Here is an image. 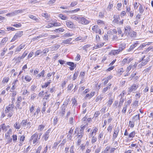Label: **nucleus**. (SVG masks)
Here are the masks:
<instances>
[{
    "label": "nucleus",
    "mask_w": 153,
    "mask_h": 153,
    "mask_svg": "<svg viewBox=\"0 0 153 153\" xmlns=\"http://www.w3.org/2000/svg\"><path fill=\"white\" fill-rule=\"evenodd\" d=\"M71 18L72 19L78 21L79 22L80 17H79L76 16L74 15L71 16Z\"/></svg>",
    "instance_id": "nucleus-31"
},
{
    "label": "nucleus",
    "mask_w": 153,
    "mask_h": 153,
    "mask_svg": "<svg viewBox=\"0 0 153 153\" xmlns=\"http://www.w3.org/2000/svg\"><path fill=\"white\" fill-rule=\"evenodd\" d=\"M79 22L82 25L88 24L90 21L83 17H80Z\"/></svg>",
    "instance_id": "nucleus-5"
},
{
    "label": "nucleus",
    "mask_w": 153,
    "mask_h": 153,
    "mask_svg": "<svg viewBox=\"0 0 153 153\" xmlns=\"http://www.w3.org/2000/svg\"><path fill=\"white\" fill-rule=\"evenodd\" d=\"M111 85L110 84L108 86L105 87L103 89L102 92L104 93H105L106 91H107L108 89H110Z\"/></svg>",
    "instance_id": "nucleus-42"
},
{
    "label": "nucleus",
    "mask_w": 153,
    "mask_h": 153,
    "mask_svg": "<svg viewBox=\"0 0 153 153\" xmlns=\"http://www.w3.org/2000/svg\"><path fill=\"white\" fill-rule=\"evenodd\" d=\"M129 126L131 128H133L134 126V122L130 121L129 122Z\"/></svg>",
    "instance_id": "nucleus-57"
},
{
    "label": "nucleus",
    "mask_w": 153,
    "mask_h": 153,
    "mask_svg": "<svg viewBox=\"0 0 153 153\" xmlns=\"http://www.w3.org/2000/svg\"><path fill=\"white\" fill-rule=\"evenodd\" d=\"M99 29V28L97 25L94 26L92 28L93 31L96 33H98V30Z\"/></svg>",
    "instance_id": "nucleus-24"
},
{
    "label": "nucleus",
    "mask_w": 153,
    "mask_h": 153,
    "mask_svg": "<svg viewBox=\"0 0 153 153\" xmlns=\"http://www.w3.org/2000/svg\"><path fill=\"white\" fill-rule=\"evenodd\" d=\"M74 35V34L72 33H67L65 34H64L63 36V37H69L71 36H72Z\"/></svg>",
    "instance_id": "nucleus-36"
},
{
    "label": "nucleus",
    "mask_w": 153,
    "mask_h": 153,
    "mask_svg": "<svg viewBox=\"0 0 153 153\" xmlns=\"http://www.w3.org/2000/svg\"><path fill=\"white\" fill-rule=\"evenodd\" d=\"M136 33L134 31L131 32H131L130 33V34L129 35H128L127 36H130L131 37H134L136 35Z\"/></svg>",
    "instance_id": "nucleus-47"
},
{
    "label": "nucleus",
    "mask_w": 153,
    "mask_h": 153,
    "mask_svg": "<svg viewBox=\"0 0 153 153\" xmlns=\"http://www.w3.org/2000/svg\"><path fill=\"white\" fill-rule=\"evenodd\" d=\"M112 77L111 76H109L107 77H105L102 80H105L104 82H103V85L105 86L108 83L109 80L111 79Z\"/></svg>",
    "instance_id": "nucleus-9"
},
{
    "label": "nucleus",
    "mask_w": 153,
    "mask_h": 153,
    "mask_svg": "<svg viewBox=\"0 0 153 153\" xmlns=\"http://www.w3.org/2000/svg\"><path fill=\"white\" fill-rule=\"evenodd\" d=\"M125 46L126 45L124 44L121 45H120L118 49L111 51V53L114 55L118 54L125 48Z\"/></svg>",
    "instance_id": "nucleus-1"
},
{
    "label": "nucleus",
    "mask_w": 153,
    "mask_h": 153,
    "mask_svg": "<svg viewBox=\"0 0 153 153\" xmlns=\"http://www.w3.org/2000/svg\"><path fill=\"white\" fill-rule=\"evenodd\" d=\"M132 59L128 57L127 58H125L122 62V64L123 65L125 64L126 63H128L131 61Z\"/></svg>",
    "instance_id": "nucleus-12"
},
{
    "label": "nucleus",
    "mask_w": 153,
    "mask_h": 153,
    "mask_svg": "<svg viewBox=\"0 0 153 153\" xmlns=\"http://www.w3.org/2000/svg\"><path fill=\"white\" fill-rule=\"evenodd\" d=\"M98 129L96 127L93 129L91 131V132L89 134V137L93 136L94 134H95L97 131Z\"/></svg>",
    "instance_id": "nucleus-20"
},
{
    "label": "nucleus",
    "mask_w": 153,
    "mask_h": 153,
    "mask_svg": "<svg viewBox=\"0 0 153 153\" xmlns=\"http://www.w3.org/2000/svg\"><path fill=\"white\" fill-rule=\"evenodd\" d=\"M2 129L5 131H6L8 129H10V126H6L3 124L2 126Z\"/></svg>",
    "instance_id": "nucleus-32"
},
{
    "label": "nucleus",
    "mask_w": 153,
    "mask_h": 153,
    "mask_svg": "<svg viewBox=\"0 0 153 153\" xmlns=\"http://www.w3.org/2000/svg\"><path fill=\"white\" fill-rule=\"evenodd\" d=\"M29 17L33 20L36 21H38V19L35 16H34L32 15H30L29 16Z\"/></svg>",
    "instance_id": "nucleus-49"
},
{
    "label": "nucleus",
    "mask_w": 153,
    "mask_h": 153,
    "mask_svg": "<svg viewBox=\"0 0 153 153\" xmlns=\"http://www.w3.org/2000/svg\"><path fill=\"white\" fill-rule=\"evenodd\" d=\"M113 102V99L112 98H109L108 101L107 102V105L109 106H110Z\"/></svg>",
    "instance_id": "nucleus-44"
},
{
    "label": "nucleus",
    "mask_w": 153,
    "mask_h": 153,
    "mask_svg": "<svg viewBox=\"0 0 153 153\" xmlns=\"http://www.w3.org/2000/svg\"><path fill=\"white\" fill-rule=\"evenodd\" d=\"M112 129V125L110 124L107 128V130L108 131L111 132Z\"/></svg>",
    "instance_id": "nucleus-55"
},
{
    "label": "nucleus",
    "mask_w": 153,
    "mask_h": 153,
    "mask_svg": "<svg viewBox=\"0 0 153 153\" xmlns=\"http://www.w3.org/2000/svg\"><path fill=\"white\" fill-rule=\"evenodd\" d=\"M135 134V132L134 131L131 132L128 135V137L129 138H133L134 137Z\"/></svg>",
    "instance_id": "nucleus-37"
},
{
    "label": "nucleus",
    "mask_w": 153,
    "mask_h": 153,
    "mask_svg": "<svg viewBox=\"0 0 153 153\" xmlns=\"http://www.w3.org/2000/svg\"><path fill=\"white\" fill-rule=\"evenodd\" d=\"M131 31V27L130 26H127L125 27L124 33H126L127 36L130 34Z\"/></svg>",
    "instance_id": "nucleus-11"
},
{
    "label": "nucleus",
    "mask_w": 153,
    "mask_h": 153,
    "mask_svg": "<svg viewBox=\"0 0 153 153\" xmlns=\"http://www.w3.org/2000/svg\"><path fill=\"white\" fill-rule=\"evenodd\" d=\"M90 45H86L84 46H83L82 47V49L83 50H85V51L87 50V49L89 48L90 47Z\"/></svg>",
    "instance_id": "nucleus-50"
},
{
    "label": "nucleus",
    "mask_w": 153,
    "mask_h": 153,
    "mask_svg": "<svg viewBox=\"0 0 153 153\" xmlns=\"http://www.w3.org/2000/svg\"><path fill=\"white\" fill-rule=\"evenodd\" d=\"M72 104L73 106H76L77 101L75 98H73L72 99Z\"/></svg>",
    "instance_id": "nucleus-41"
},
{
    "label": "nucleus",
    "mask_w": 153,
    "mask_h": 153,
    "mask_svg": "<svg viewBox=\"0 0 153 153\" xmlns=\"http://www.w3.org/2000/svg\"><path fill=\"white\" fill-rule=\"evenodd\" d=\"M25 79L26 81L29 82L31 80V78L30 76L26 75L25 78Z\"/></svg>",
    "instance_id": "nucleus-38"
},
{
    "label": "nucleus",
    "mask_w": 153,
    "mask_h": 153,
    "mask_svg": "<svg viewBox=\"0 0 153 153\" xmlns=\"http://www.w3.org/2000/svg\"><path fill=\"white\" fill-rule=\"evenodd\" d=\"M42 52V51L40 49L37 50L36 52L35 53V56H36L39 55Z\"/></svg>",
    "instance_id": "nucleus-51"
},
{
    "label": "nucleus",
    "mask_w": 153,
    "mask_h": 153,
    "mask_svg": "<svg viewBox=\"0 0 153 153\" xmlns=\"http://www.w3.org/2000/svg\"><path fill=\"white\" fill-rule=\"evenodd\" d=\"M139 9L140 13H143L144 10L143 6L141 4L139 6Z\"/></svg>",
    "instance_id": "nucleus-43"
},
{
    "label": "nucleus",
    "mask_w": 153,
    "mask_h": 153,
    "mask_svg": "<svg viewBox=\"0 0 153 153\" xmlns=\"http://www.w3.org/2000/svg\"><path fill=\"white\" fill-rule=\"evenodd\" d=\"M74 122V119L73 117H70L69 120V122L70 124L73 125Z\"/></svg>",
    "instance_id": "nucleus-64"
},
{
    "label": "nucleus",
    "mask_w": 153,
    "mask_h": 153,
    "mask_svg": "<svg viewBox=\"0 0 153 153\" xmlns=\"http://www.w3.org/2000/svg\"><path fill=\"white\" fill-rule=\"evenodd\" d=\"M140 114H139L138 115H137L133 117L132 118V120L134 121H135L137 120H140Z\"/></svg>",
    "instance_id": "nucleus-30"
},
{
    "label": "nucleus",
    "mask_w": 153,
    "mask_h": 153,
    "mask_svg": "<svg viewBox=\"0 0 153 153\" xmlns=\"http://www.w3.org/2000/svg\"><path fill=\"white\" fill-rule=\"evenodd\" d=\"M23 31H18L16 33L12 39L11 40V42H13L17 40L19 38L21 37L23 35Z\"/></svg>",
    "instance_id": "nucleus-4"
},
{
    "label": "nucleus",
    "mask_w": 153,
    "mask_h": 153,
    "mask_svg": "<svg viewBox=\"0 0 153 153\" xmlns=\"http://www.w3.org/2000/svg\"><path fill=\"white\" fill-rule=\"evenodd\" d=\"M9 79V78L8 77H6L4 78L3 79L2 82L3 83H4L5 82H7Z\"/></svg>",
    "instance_id": "nucleus-53"
},
{
    "label": "nucleus",
    "mask_w": 153,
    "mask_h": 153,
    "mask_svg": "<svg viewBox=\"0 0 153 153\" xmlns=\"http://www.w3.org/2000/svg\"><path fill=\"white\" fill-rule=\"evenodd\" d=\"M25 138V137L23 135H22L20 139V143L19 144V146H21L22 145V144L21 143H22L24 140Z\"/></svg>",
    "instance_id": "nucleus-39"
},
{
    "label": "nucleus",
    "mask_w": 153,
    "mask_h": 153,
    "mask_svg": "<svg viewBox=\"0 0 153 153\" xmlns=\"http://www.w3.org/2000/svg\"><path fill=\"white\" fill-rule=\"evenodd\" d=\"M62 109L61 111V113L62 115H63L65 113L66 107H62Z\"/></svg>",
    "instance_id": "nucleus-52"
},
{
    "label": "nucleus",
    "mask_w": 153,
    "mask_h": 153,
    "mask_svg": "<svg viewBox=\"0 0 153 153\" xmlns=\"http://www.w3.org/2000/svg\"><path fill=\"white\" fill-rule=\"evenodd\" d=\"M69 99L67 100L64 102L63 105H62V107H66L65 106H67L69 102Z\"/></svg>",
    "instance_id": "nucleus-56"
},
{
    "label": "nucleus",
    "mask_w": 153,
    "mask_h": 153,
    "mask_svg": "<svg viewBox=\"0 0 153 153\" xmlns=\"http://www.w3.org/2000/svg\"><path fill=\"white\" fill-rule=\"evenodd\" d=\"M72 39L71 38H70L68 39H66L65 40H63L61 43V44H71V41Z\"/></svg>",
    "instance_id": "nucleus-16"
},
{
    "label": "nucleus",
    "mask_w": 153,
    "mask_h": 153,
    "mask_svg": "<svg viewBox=\"0 0 153 153\" xmlns=\"http://www.w3.org/2000/svg\"><path fill=\"white\" fill-rule=\"evenodd\" d=\"M19 84V82L18 80L16 79L13 80V82L12 83V85H13L16 87H17Z\"/></svg>",
    "instance_id": "nucleus-26"
},
{
    "label": "nucleus",
    "mask_w": 153,
    "mask_h": 153,
    "mask_svg": "<svg viewBox=\"0 0 153 153\" xmlns=\"http://www.w3.org/2000/svg\"><path fill=\"white\" fill-rule=\"evenodd\" d=\"M8 40V38L7 37H6L3 39L1 40V42L3 44H4V43H6Z\"/></svg>",
    "instance_id": "nucleus-45"
},
{
    "label": "nucleus",
    "mask_w": 153,
    "mask_h": 153,
    "mask_svg": "<svg viewBox=\"0 0 153 153\" xmlns=\"http://www.w3.org/2000/svg\"><path fill=\"white\" fill-rule=\"evenodd\" d=\"M50 147H49L48 148V147L47 146L44 149V151L43 153H46L47 152V150H50Z\"/></svg>",
    "instance_id": "nucleus-62"
},
{
    "label": "nucleus",
    "mask_w": 153,
    "mask_h": 153,
    "mask_svg": "<svg viewBox=\"0 0 153 153\" xmlns=\"http://www.w3.org/2000/svg\"><path fill=\"white\" fill-rule=\"evenodd\" d=\"M27 53H26L25 52L21 56H19L17 58H15V60H18L20 62V60L25 58L27 55Z\"/></svg>",
    "instance_id": "nucleus-18"
},
{
    "label": "nucleus",
    "mask_w": 153,
    "mask_h": 153,
    "mask_svg": "<svg viewBox=\"0 0 153 153\" xmlns=\"http://www.w3.org/2000/svg\"><path fill=\"white\" fill-rule=\"evenodd\" d=\"M119 131V129L118 128L114 129L113 137V139L114 140L117 137Z\"/></svg>",
    "instance_id": "nucleus-14"
},
{
    "label": "nucleus",
    "mask_w": 153,
    "mask_h": 153,
    "mask_svg": "<svg viewBox=\"0 0 153 153\" xmlns=\"http://www.w3.org/2000/svg\"><path fill=\"white\" fill-rule=\"evenodd\" d=\"M92 138L91 140V143H95L97 140V138L96 137H95L94 136H92Z\"/></svg>",
    "instance_id": "nucleus-61"
},
{
    "label": "nucleus",
    "mask_w": 153,
    "mask_h": 153,
    "mask_svg": "<svg viewBox=\"0 0 153 153\" xmlns=\"http://www.w3.org/2000/svg\"><path fill=\"white\" fill-rule=\"evenodd\" d=\"M40 112V110L39 108L36 109V111L34 113L33 115L34 116L36 115V117H39V114Z\"/></svg>",
    "instance_id": "nucleus-33"
},
{
    "label": "nucleus",
    "mask_w": 153,
    "mask_h": 153,
    "mask_svg": "<svg viewBox=\"0 0 153 153\" xmlns=\"http://www.w3.org/2000/svg\"><path fill=\"white\" fill-rule=\"evenodd\" d=\"M12 130L11 129H9L8 131L5 134V137L7 138H9L10 137V134H11Z\"/></svg>",
    "instance_id": "nucleus-29"
},
{
    "label": "nucleus",
    "mask_w": 153,
    "mask_h": 153,
    "mask_svg": "<svg viewBox=\"0 0 153 153\" xmlns=\"http://www.w3.org/2000/svg\"><path fill=\"white\" fill-rule=\"evenodd\" d=\"M113 6V5L112 4H111L110 3H109L108 6L107 8V10L108 11H110L112 8Z\"/></svg>",
    "instance_id": "nucleus-60"
},
{
    "label": "nucleus",
    "mask_w": 153,
    "mask_h": 153,
    "mask_svg": "<svg viewBox=\"0 0 153 153\" xmlns=\"http://www.w3.org/2000/svg\"><path fill=\"white\" fill-rule=\"evenodd\" d=\"M42 15L43 16L45 17L47 19H49V16L47 13H43Z\"/></svg>",
    "instance_id": "nucleus-63"
},
{
    "label": "nucleus",
    "mask_w": 153,
    "mask_h": 153,
    "mask_svg": "<svg viewBox=\"0 0 153 153\" xmlns=\"http://www.w3.org/2000/svg\"><path fill=\"white\" fill-rule=\"evenodd\" d=\"M58 16L62 19L63 20H65L68 19V18L66 16L62 14H59L58 15Z\"/></svg>",
    "instance_id": "nucleus-27"
},
{
    "label": "nucleus",
    "mask_w": 153,
    "mask_h": 153,
    "mask_svg": "<svg viewBox=\"0 0 153 153\" xmlns=\"http://www.w3.org/2000/svg\"><path fill=\"white\" fill-rule=\"evenodd\" d=\"M51 132V129H48L45 132V134H44V138L45 140H47L48 137H49V134Z\"/></svg>",
    "instance_id": "nucleus-15"
},
{
    "label": "nucleus",
    "mask_w": 153,
    "mask_h": 153,
    "mask_svg": "<svg viewBox=\"0 0 153 153\" xmlns=\"http://www.w3.org/2000/svg\"><path fill=\"white\" fill-rule=\"evenodd\" d=\"M23 10H16L15 11L13 12H12L11 13H10L9 14H7V15H9L10 16H13L16 14H17V13H21L22 12Z\"/></svg>",
    "instance_id": "nucleus-10"
},
{
    "label": "nucleus",
    "mask_w": 153,
    "mask_h": 153,
    "mask_svg": "<svg viewBox=\"0 0 153 153\" xmlns=\"http://www.w3.org/2000/svg\"><path fill=\"white\" fill-rule=\"evenodd\" d=\"M66 22V25L68 27L71 28L73 27L74 24L72 22L70 21H67Z\"/></svg>",
    "instance_id": "nucleus-19"
},
{
    "label": "nucleus",
    "mask_w": 153,
    "mask_h": 153,
    "mask_svg": "<svg viewBox=\"0 0 153 153\" xmlns=\"http://www.w3.org/2000/svg\"><path fill=\"white\" fill-rule=\"evenodd\" d=\"M145 57L144 56V57L142 58V60L140 62H139L140 63L142 61L141 63H140L138 65V67L139 68H141L142 66H144L146 64L147 62H148L149 60V58L147 57V58H145Z\"/></svg>",
    "instance_id": "nucleus-2"
},
{
    "label": "nucleus",
    "mask_w": 153,
    "mask_h": 153,
    "mask_svg": "<svg viewBox=\"0 0 153 153\" xmlns=\"http://www.w3.org/2000/svg\"><path fill=\"white\" fill-rule=\"evenodd\" d=\"M139 44V42L137 41L135 43L130 47L128 49L129 51H130L132 50L134 48L136 47L137 46V44Z\"/></svg>",
    "instance_id": "nucleus-21"
},
{
    "label": "nucleus",
    "mask_w": 153,
    "mask_h": 153,
    "mask_svg": "<svg viewBox=\"0 0 153 153\" xmlns=\"http://www.w3.org/2000/svg\"><path fill=\"white\" fill-rule=\"evenodd\" d=\"M45 127V126L43 125H40L38 128V130L40 131H41L43 130Z\"/></svg>",
    "instance_id": "nucleus-48"
},
{
    "label": "nucleus",
    "mask_w": 153,
    "mask_h": 153,
    "mask_svg": "<svg viewBox=\"0 0 153 153\" xmlns=\"http://www.w3.org/2000/svg\"><path fill=\"white\" fill-rule=\"evenodd\" d=\"M27 123V120H23L21 123V125L22 127H25Z\"/></svg>",
    "instance_id": "nucleus-34"
},
{
    "label": "nucleus",
    "mask_w": 153,
    "mask_h": 153,
    "mask_svg": "<svg viewBox=\"0 0 153 153\" xmlns=\"http://www.w3.org/2000/svg\"><path fill=\"white\" fill-rule=\"evenodd\" d=\"M78 75V72H75L74 75V77L73 78V80H75L76 78Z\"/></svg>",
    "instance_id": "nucleus-58"
},
{
    "label": "nucleus",
    "mask_w": 153,
    "mask_h": 153,
    "mask_svg": "<svg viewBox=\"0 0 153 153\" xmlns=\"http://www.w3.org/2000/svg\"><path fill=\"white\" fill-rule=\"evenodd\" d=\"M64 30H65L63 28H60L55 30L54 31L55 32L57 33L60 32H63Z\"/></svg>",
    "instance_id": "nucleus-40"
},
{
    "label": "nucleus",
    "mask_w": 153,
    "mask_h": 153,
    "mask_svg": "<svg viewBox=\"0 0 153 153\" xmlns=\"http://www.w3.org/2000/svg\"><path fill=\"white\" fill-rule=\"evenodd\" d=\"M138 87V86L137 85L135 84L132 85L130 87L128 88V94H130L133 91H135Z\"/></svg>",
    "instance_id": "nucleus-6"
},
{
    "label": "nucleus",
    "mask_w": 153,
    "mask_h": 153,
    "mask_svg": "<svg viewBox=\"0 0 153 153\" xmlns=\"http://www.w3.org/2000/svg\"><path fill=\"white\" fill-rule=\"evenodd\" d=\"M45 73V71L44 70H42L40 73L38 74L36 76V78L37 79H39L40 78L41 76L44 77Z\"/></svg>",
    "instance_id": "nucleus-17"
},
{
    "label": "nucleus",
    "mask_w": 153,
    "mask_h": 153,
    "mask_svg": "<svg viewBox=\"0 0 153 153\" xmlns=\"http://www.w3.org/2000/svg\"><path fill=\"white\" fill-rule=\"evenodd\" d=\"M60 46V45H53V48L54 50L56 51L59 48Z\"/></svg>",
    "instance_id": "nucleus-54"
},
{
    "label": "nucleus",
    "mask_w": 153,
    "mask_h": 153,
    "mask_svg": "<svg viewBox=\"0 0 153 153\" xmlns=\"http://www.w3.org/2000/svg\"><path fill=\"white\" fill-rule=\"evenodd\" d=\"M65 64L70 66V69L71 71H73L76 66V64H74L73 62H67Z\"/></svg>",
    "instance_id": "nucleus-8"
},
{
    "label": "nucleus",
    "mask_w": 153,
    "mask_h": 153,
    "mask_svg": "<svg viewBox=\"0 0 153 153\" xmlns=\"http://www.w3.org/2000/svg\"><path fill=\"white\" fill-rule=\"evenodd\" d=\"M132 69V70H133V66L132 65H130L127 68L126 71L127 72H129L130 70Z\"/></svg>",
    "instance_id": "nucleus-59"
},
{
    "label": "nucleus",
    "mask_w": 153,
    "mask_h": 153,
    "mask_svg": "<svg viewBox=\"0 0 153 153\" xmlns=\"http://www.w3.org/2000/svg\"><path fill=\"white\" fill-rule=\"evenodd\" d=\"M14 127L16 129H19L21 127V125L19 123L16 122L14 125Z\"/></svg>",
    "instance_id": "nucleus-23"
},
{
    "label": "nucleus",
    "mask_w": 153,
    "mask_h": 153,
    "mask_svg": "<svg viewBox=\"0 0 153 153\" xmlns=\"http://www.w3.org/2000/svg\"><path fill=\"white\" fill-rule=\"evenodd\" d=\"M124 101V99L123 98H121L120 100V101L118 107L120 108L121 106L123 105Z\"/></svg>",
    "instance_id": "nucleus-46"
},
{
    "label": "nucleus",
    "mask_w": 153,
    "mask_h": 153,
    "mask_svg": "<svg viewBox=\"0 0 153 153\" xmlns=\"http://www.w3.org/2000/svg\"><path fill=\"white\" fill-rule=\"evenodd\" d=\"M149 43H143L138 48H137V50H142L143 48H144L145 47L146 45H149Z\"/></svg>",
    "instance_id": "nucleus-25"
},
{
    "label": "nucleus",
    "mask_w": 153,
    "mask_h": 153,
    "mask_svg": "<svg viewBox=\"0 0 153 153\" xmlns=\"http://www.w3.org/2000/svg\"><path fill=\"white\" fill-rule=\"evenodd\" d=\"M85 74V73L84 72H81L80 73L79 75V78L82 80V81L83 80L84 78V76Z\"/></svg>",
    "instance_id": "nucleus-28"
},
{
    "label": "nucleus",
    "mask_w": 153,
    "mask_h": 153,
    "mask_svg": "<svg viewBox=\"0 0 153 153\" xmlns=\"http://www.w3.org/2000/svg\"><path fill=\"white\" fill-rule=\"evenodd\" d=\"M51 82L52 80L51 79H49L47 82H46L44 85H42V88H46Z\"/></svg>",
    "instance_id": "nucleus-22"
},
{
    "label": "nucleus",
    "mask_w": 153,
    "mask_h": 153,
    "mask_svg": "<svg viewBox=\"0 0 153 153\" xmlns=\"http://www.w3.org/2000/svg\"><path fill=\"white\" fill-rule=\"evenodd\" d=\"M41 134H40L39 136H38V134L36 133L31 136V139L33 140V144H35L39 140L40 138Z\"/></svg>",
    "instance_id": "nucleus-3"
},
{
    "label": "nucleus",
    "mask_w": 153,
    "mask_h": 153,
    "mask_svg": "<svg viewBox=\"0 0 153 153\" xmlns=\"http://www.w3.org/2000/svg\"><path fill=\"white\" fill-rule=\"evenodd\" d=\"M14 106V105L13 104L9 105L8 107H6L5 110V112L7 113L13 111Z\"/></svg>",
    "instance_id": "nucleus-7"
},
{
    "label": "nucleus",
    "mask_w": 153,
    "mask_h": 153,
    "mask_svg": "<svg viewBox=\"0 0 153 153\" xmlns=\"http://www.w3.org/2000/svg\"><path fill=\"white\" fill-rule=\"evenodd\" d=\"M104 45V43H101L100 44H98L95 47H94L93 50L94 49H97L98 48H100L102 46H103Z\"/></svg>",
    "instance_id": "nucleus-35"
},
{
    "label": "nucleus",
    "mask_w": 153,
    "mask_h": 153,
    "mask_svg": "<svg viewBox=\"0 0 153 153\" xmlns=\"http://www.w3.org/2000/svg\"><path fill=\"white\" fill-rule=\"evenodd\" d=\"M25 44H21L19 46L17 47V48H16L15 52H18L20 51L22 49L25 47Z\"/></svg>",
    "instance_id": "nucleus-13"
}]
</instances>
